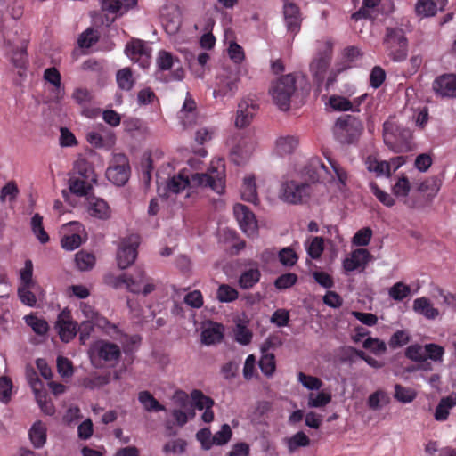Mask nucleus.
<instances>
[{
	"label": "nucleus",
	"instance_id": "obj_51",
	"mask_svg": "<svg viewBox=\"0 0 456 456\" xmlns=\"http://www.w3.org/2000/svg\"><path fill=\"white\" fill-rule=\"evenodd\" d=\"M436 12V3L433 0H418L415 4V12L420 18L434 16Z\"/></svg>",
	"mask_w": 456,
	"mask_h": 456
},
{
	"label": "nucleus",
	"instance_id": "obj_37",
	"mask_svg": "<svg viewBox=\"0 0 456 456\" xmlns=\"http://www.w3.org/2000/svg\"><path fill=\"white\" fill-rule=\"evenodd\" d=\"M365 166L369 172L374 173L376 176H386L391 175V171H388V164L386 160L379 159L375 156H368L365 159Z\"/></svg>",
	"mask_w": 456,
	"mask_h": 456
},
{
	"label": "nucleus",
	"instance_id": "obj_58",
	"mask_svg": "<svg viewBox=\"0 0 456 456\" xmlns=\"http://www.w3.org/2000/svg\"><path fill=\"white\" fill-rule=\"evenodd\" d=\"M416 397V393L413 389L403 387L399 384L395 386V398L403 403H411Z\"/></svg>",
	"mask_w": 456,
	"mask_h": 456
},
{
	"label": "nucleus",
	"instance_id": "obj_64",
	"mask_svg": "<svg viewBox=\"0 0 456 456\" xmlns=\"http://www.w3.org/2000/svg\"><path fill=\"white\" fill-rule=\"evenodd\" d=\"M278 256L281 264L284 266H293L298 259L297 253L290 247L281 249Z\"/></svg>",
	"mask_w": 456,
	"mask_h": 456
},
{
	"label": "nucleus",
	"instance_id": "obj_55",
	"mask_svg": "<svg viewBox=\"0 0 456 456\" xmlns=\"http://www.w3.org/2000/svg\"><path fill=\"white\" fill-rule=\"evenodd\" d=\"M118 87L122 90L129 91L134 84V79L130 69L125 68L118 71L116 76Z\"/></svg>",
	"mask_w": 456,
	"mask_h": 456
},
{
	"label": "nucleus",
	"instance_id": "obj_34",
	"mask_svg": "<svg viewBox=\"0 0 456 456\" xmlns=\"http://www.w3.org/2000/svg\"><path fill=\"white\" fill-rule=\"evenodd\" d=\"M298 145L297 139L293 135H281L274 144L273 152L279 157H285L294 152Z\"/></svg>",
	"mask_w": 456,
	"mask_h": 456
},
{
	"label": "nucleus",
	"instance_id": "obj_6",
	"mask_svg": "<svg viewBox=\"0 0 456 456\" xmlns=\"http://www.w3.org/2000/svg\"><path fill=\"white\" fill-rule=\"evenodd\" d=\"M311 192L307 183L287 178L281 183L278 197L285 203L297 205L306 200Z\"/></svg>",
	"mask_w": 456,
	"mask_h": 456
},
{
	"label": "nucleus",
	"instance_id": "obj_31",
	"mask_svg": "<svg viewBox=\"0 0 456 456\" xmlns=\"http://www.w3.org/2000/svg\"><path fill=\"white\" fill-rule=\"evenodd\" d=\"M136 4L137 0H100L101 11L112 15L123 14Z\"/></svg>",
	"mask_w": 456,
	"mask_h": 456
},
{
	"label": "nucleus",
	"instance_id": "obj_41",
	"mask_svg": "<svg viewBox=\"0 0 456 456\" xmlns=\"http://www.w3.org/2000/svg\"><path fill=\"white\" fill-rule=\"evenodd\" d=\"M91 183L94 181L73 175L69 180V189L77 196H86L91 190Z\"/></svg>",
	"mask_w": 456,
	"mask_h": 456
},
{
	"label": "nucleus",
	"instance_id": "obj_21",
	"mask_svg": "<svg viewBox=\"0 0 456 456\" xmlns=\"http://www.w3.org/2000/svg\"><path fill=\"white\" fill-rule=\"evenodd\" d=\"M157 64L161 70L173 69L169 80L180 81L183 78L184 71L181 66V62L179 59L171 53L160 51L158 54Z\"/></svg>",
	"mask_w": 456,
	"mask_h": 456
},
{
	"label": "nucleus",
	"instance_id": "obj_27",
	"mask_svg": "<svg viewBox=\"0 0 456 456\" xmlns=\"http://www.w3.org/2000/svg\"><path fill=\"white\" fill-rule=\"evenodd\" d=\"M280 344L278 338L270 337L262 345L263 355L259 361V367L265 376H272L275 370V360L273 354L265 353L269 348Z\"/></svg>",
	"mask_w": 456,
	"mask_h": 456
},
{
	"label": "nucleus",
	"instance_id": "obj_36",
	"mask_svg": "<svg viewBox=\"0 0 456 456\" xmlns=\"http://www.w3.org/2000/svg\"><path fill=\"white\" fill-rule=\"evenodd\" d=\"M47 428L45 423L41 420L36 421L29 429V439L35 448H42L47 437Z\"/></svg>",
	"mask_w": 456,
	"mask_h": 456
},
{
	"label": "nucleus",
	"instance_id": "obj_18",
	"mask_svg": "<svg viewBox=\"0 0 456 456\" xmlns=\"http://www.w3.org/2000/svg\"><path fill=\"white\" fill-rule=\"evenodd\" d=\"M81 311L84 316L88 321H93L94 324L102 329L107 335L115 338L120 339L123 334L115 324H111L105 317L101 316L96 313L92 306L87 304H81Z\"/></svg>",
	"mask_w": 456,
	"mask_h": 456
},
{
	"label": "nucleus",
	"instance_id": "obj_29",
	"mask_svg": "<svg viewBox=\"0 0 456 456\" xmlns=\"http://www.w3.org/2000/svg\"><path fill=\"white\" fill-rule=\"evenodd\" d=\"M283 16L288 31L293 35L298 33L302 21L299 8L293 3L285 2L283 5Z\"/></svg>",
	"mask_w": 456,
	"mask_h": 456
},
{
	"label": "nucleus",
	"instance_id": "obj_56",
	"mask_svg": "<svg viewBox=\"0 0 456 456\" xmlns=\"http://www.w3.org/2000/svg\"><path fill=\"white\" fill-rule=\"evenodd\" d=\"M410 294V287L402 281L395 283L388 290L389 297L395 301H403L408 297Z\"/></svg>",
	"mask_w": 456,
	"mask_h": 456
},
{
	"label": "nucleus",
	"instance_id": "obj_23",
	"mask_svg": "<svg viewBox=\"0 0 456 456\" xmlns=\"http://www.w3.org/2000/svg\"><path fill=\"white\" fill-rule=\"evenodd\" d=\"M370 260L371 255L367 249L357 248L345 257L342 265L347 273L356 270L363 271Z\"/></svg>",
	"mask_w": 456,
	"mask_h": 456
},
{
	"label": "nucleus",
	"instance_id": "obj_25",
	"mask_svg": "<svg viewBox=\"0 0 456 456\" xmlns=\"http://www.w3.org/2000/svg\"><path fill=\"white\" fill-rule=\"evenodd\" d=\"M432 89L440 97H456V75L444 74L437 77L432 84Z\"/></svg>",
	"mask_w": 456,
	"mask_h": 456
},
{
	"label": "nucleus",
	"instance_id": "obj_40",
	"mask_svg": "<svg viewBox=\"0 0 456 456\" xmlns=\"http://www.w3.org/2000/svg\"><path fill=\"white\" fill-rule=\"evenodd\" d=\"M456 405V395H450L439 402L435 411V419L444 421L448 418L450 410Z\"/></svg>",
	"mask_w": 456,
	"mask_h": 456
},
{
	"label": "nucleus",
	"instance_id": "obj_49",
	"mask_svg": "<svg viewBox=\"0 0 456 456\" xmlns=\"http://www.w3.org/2000/svg\"><path fill=\"white\" fill-rule=\"evenodd\" d=\"M40 288L37 286L20 285L18 289V295L20 301L28 306H34L37 303V297L35 292H39Z\"/></svg>",
	"mask_w": 456,
	"mask_h": 456
},
{
	"label": "nucleus",
	"instance_id": "obj_2",
	"mask_svg": "<svg viewBox=\"0 0 456 456\" xmlns=\"http://www.w3.org/2000/svg\"><path fill=\"white\" fill-rule=\"evenodd\" d=\"M328 165L319 158H313L305 167V174L312 182L338 183L339 188L346 186L347 175L333 159L327 157Z\"/></svg>",
	"mask_w": 456,
	"mask_h": 456
},
{
	"label": "nucleus",
	"instance_id": "obj_53",
	"mask_svg": "<svg viewBox=\"0 0 456 456\" xmlns=\"http://www.w3.org/2000/svg\"><path fill=\"white\" fill-rule=\"evenodd\" d=\"M331 398V393L330 391L322 390L317 394L310 393L307 405L310 408L324 407L330 403Z\"/></svg>",
	"mask_w": 456,
	"mask_h": 456
},
{
	"label": "nucleus",
	"instance_id": "obj_9",
	"mask_svg": "<svg viewBox=\"0 0 456 456\" xmlns=\"http://www.w3.org/2000/svg\"><path fill=\"white\" fill-rule=\"evenodd\" d=\"M227 144L232 160L237 165H242L253 155L256 142L252 136L236 134L227 141Z\"/></svg>",
	"mask_w": 456,
	"mask_h": 456
},
{
	"label": "nucleus",
	"instance_id": "obj_38",
	"mask_svg": "<svg viewBox=\"0 0 456 456\" xmlns=\"http://www.w3.org/2000/svg\"><path fill=\"white\" fill-rule=\"evenodd\" d=\"M241 198L251 203H256L258 201L256 178L253 175H247L243 178L241 185Z\"/></svg>",
	"mask_w": 456,
	"mask_h": 456
},
{
	"label": "nucleus",
	"instance_id": "obj_54",
	"mask_svg": "<svg viewBox=\"0 0 456 456\" xmlns=\"http://www.w3.org/2000/svg\"><path fill=\"white\" fill-rule=\"evenodd\" d=\"M31 228L33 233L41 243H46L49 240V236L43 227V216L39 214H35L32 216Z\"/></svg>",
	"mask_w": 456,
	"mask_h": 456
},
{
	"label": "nucleus",
	"instance_id": "obj_52",
	"mask_svg": "<svg viewBox=\"0 0 456 456\" xmlns=\"http://www.w3.org/2000/svg\"><path fill=\"white\" fill-rule=\"evenodd\" d=\"M260 276L261 274L258 268H250L241 273L239 279V284L242 289H250L259 281Z\"/></svg>",
	"mask_w": 456,
	"mask_h": 456
},
{
	"label": "nucleus",
	"instance_id": "obj_47",
	"mask_svg": "<svg viewBox=\"0 0 456 456\" xmlns=\"http://www.w3.org/2000/svg\"><path fill=\"white\" fill-rule=\"evenodd\" d=\"M24 321L26 324L29 326L32 329V330L39 336L45 335L49 330V325L45 319L40 318L35 314H31L24 316Z\"/></svg>",
	"mask_w": 456,
	"mask_h": 456
},
{
	"label": "nucleus",
	"instance_id": "obj_15",
	"mask_svg": "<svg viewBox=\"0 0 456 456\" xmlns=\"http://www.w3.org/2000/svg\"><path fill=\"white\" fill-rule=\"evenodd\" d=\"M156 289L154 281L148 277L142 268H135L134 274L127 276L126 289L132 293L144 296L149 295Z\"/></svg>",
	"mask_w": 456,
	"mask_h": 456
},
{
	"label": "nucleus",
	"instance_id": "obj_17",
	"mask_svg": "<svg viewBox=\"0 0 456 456\" xmlns=\"http://www.w3.org/2000/svg\"><path fill=\"white\" fill-rule=\"evenodd\" d=\"M234 216L242 230L248 237L257 234L258 225L254 213L245 205L236 204L233 207Z\"/></svg>",
	"mask_w": 456,
	"mask_h": 456
},
{
	"label": "nucleus",
	"instance_id": "obj_1",
	"mask_svg": "<svg viewBox=\"0 0 456 456\" xmlns=\"http://www.w3.org/2000/svg\"><path fill=\"white\" fill-rule=\"evenodd\" d=\"M211 189L217 194L225 190V164L224 159H213L206 173L191 172L183 169L167 183L169 193L178 194L187 189L188 195L198 190Z\"/></svg>",
	"mask_w": 456,
	"mask_h": 456
},
{
	"label": "nucleus",
	"instance_id": "obj_60",
	"mask_svg": "<svg viewBox=\"0 0 456 456\" xmlns=\"http://www.w3.org/2000/svg\"><path fill=\"white\" fill-rule=\"evenodd\" d=\"M370 191L386 207H393L395 200L392 195L381 190L375 183H370Z\"/></svg>",
	"mask_w": 456,
	"mask_h": 456
},
{
	"label": "nucleus",
	"instance_id": "obj_22",
	"mask_svg": "<svg viewBox=\"0 0 456 456\" xmlns=\"http://www.w3.org/2000/svg\"><path fill=\"white\" fill-rule=\"evenodd\" d=\"M86 140L96 148L110 149L115 144L114 134L102 125H98L94 129L88 131Z\"/></svg>",
	"mask_w": 456,
	"mask_h": 456
},
{
	"label": "nucleus",
	"instance_id": "obj_39",
	"mask_svg": "<svg viewBox=\"0 0 456 456\" xmlns=\"http://www.w3.org/2000/svg\"><path fill=\"white\" fill-rule=\"evenodd\" d=\"M411 183L404 174H401L395 179V183L391 185L393 195L398 199H405L411 191Z\"/></svg>",
	"mask_w": 456,
	"mask_h": 456
},
{
	"label": "nucleus",
	"instance_id": "obj_46",
	"mask_svg": "<svg viewBox=\"0 0 456 456\" xmlns=\"http://www.w3.org/2000/svg\"><path fill=\"white\" fill-rule=\"evenodd\" d=\"M95 256L94 254L81 250L75 255V263L79 271L86 272L95 265Z\"/></svg>",
	"mask_w": 456,
	"mask_h": 456
},
{
	"label": "nucleus",
	"instance_id": "obj_59",
	"mask_svg": "<svg viewBox=\"0 0 456 456\" xmlns=\"http://www.w3.org/2000/svg\"><path fill=\"white\" fill-rule=\"evenodd\" d=\"M186 441L182 438H176L166 443L163 446V452L167 454H182L186 451Z\"/></svg>",
	"mask_w": 456,
	"mask_h": 456
},
{
	"label": "nucleus",
	"instance_id": "obj_8",
	"mask_svg": "<svg viewBox=\"0 0 456 456\" xmlns=\"http://www.w3.org/2000/svg\"><path fill=\"white\" fill-rule=\"evenodd\" d=\"M4 39L10 47L11 61L18 68L25 67L27 63L28 38L25 30L19 28L14 33L5 32Z\"/></svg>",
	"mask_w": 456,
	"mask_h": 456
},
{
	"label": "nucleus",
	"instance_id": "obj_44",
	"mask_svg": "<svg viewBox=\"0 0 456 456\" xmlns=\"http://www.w3.org/2000/svg\"><path fill=\"white\" fill-rule=\"evenodd\" d=\"M307 255L313 259H319L324 250V240L322 237L308 238L305 242Z\"/></svg>",
	"mask_w": 456,
	"mask_h": 456
},
{
	"label": "nucleus",
	"instance_id": "obj_57",
	"mask_svg": "<svg viewBox=\"0 0 456 456\" xmlns=\"http://www.w3.org/2000/svg\"><path fill=\"white\" fill-rule=\"evenodd\" d=\"M238 291L227 284H222L219 286L216 291V298L223 303H230L238 298Z\"/></svg>",
	"mask_w": 456,
	"mask_h": 456
},
{
	"label": "nucleus",
	"instance_id": "obj_42",
	"mask_svg": "<svg viewBox=\"0 0 456 456\" xmlns=\"http://www.w3.org/2000/svg\"><path fill=\"white\" fill-rule=\"evenodd\" d=\"M233 338L242 346L248 345L253 338V333L244 321L239 320L233 328Z\"/></svg>",
	"mask_w": 456,
	"mask_h": 456
},
{
	"label": "nucleus",
	"instance_id": "obj_35",
	"mask_svg": "<svg viewBox=\"0 0 456 456\" xmlns=\"http://www.w3.org/2000/svg\"><path fill=\"white\" fill-rule=\"evenodd\" d=\"M412 308L415 313L428 320H434L440 314L439 310L425 297L416 298L413 301Z\"/></svg>",
	"mask_w": 456,
	"mask_h": 456
},
{
	"label": "nucleus",
	"instance_id": "obj_33",
	"mask_svg": "<svg viewBox=\"0 0 456 456\" xmlns=\"http://www.w3.org/2000/svg\"><path fill=\"white\" fill-rule=\"evenodd\" d=\"M366 97V94H362L360 97L354 98L353 101H349L347 98L332 95L330 97L329 103L330 107L338 111H358L359 106Z\"/></svg>",
	"mask_w": 456,
	"mask_h": 456
},
{
	"label": "nucleus",
	"instance_id": "obj_26",
	"mask_svg": "<svg viewBox=\"0 0 456 456\" xmlns=\"http://www.w3.org/2000/svg\"><path fill=\"white\" fill-rule=\"evenodd\" d=\"M191 398L196 409L203 411L201 419L204 422L209 423L214 419V412L212 407L214 401L210 397L205 395L200 390L195 389L191 393Z\"/></svg>",
	"mask_w": 456,
	"mask_h": 456
},
{
	"label": "nucleus",
	"instance_id": "obj_28",
	"mask_svg": "<svg viewBox=\"0 0 456 456\" xmlns=\"http://www.w3.org/2000/svg\"><path fill=\"white\" fill-rule=\"evenodd\" d=\"M224 328L222 324L208 322L203 324L200 334L201 343L205 346H212L220 343L224 338Z\"/></svg>",
	"mask_w": 456,
	"mask_h": 456
},
{
	"label": "nucleus",
	"instance_id": "obj_5",
	"mask_svg": "<svg viewBox=\"0 0 456 456\" xmlns=\"http://www.w3.org/2000/svg\"><path fill=\"white\" fill-rule=\"evenodd\" d=\"M296 78L292 74L278 78L271 86L269 93L273 103L283 111L290 107L291 97L296 91Z\"/></svg>",
	"mask_w": 456,
	"mask_h": 456
},
{
	"label": "nucleus",
	"instance_id": "obj_11",
	"mask_svg": "<svg viewBox=\"0 0 456 456\" xmlns=\"http://www.w3.org/2000/svg\"><path fill=\"white\" fill-rule=\"evenodd\" d=\"M174 399L180 403V407L174 408L171 411V419H167L165 427L168 431L169 435H173L175 432L173 431L174 426L183 427L190 419H193L195 412L191 407L188 405V395L183 391H176L174 395Z\"/></svg>",
	"mask_w": 456,
	"mask_h": 456
},
{
	"label": "nucleus",
	"instance_id": "obj_12",
	"mask_svg": "<svg viewBox=\"0 0 456 456\" xmlns=\"http://www.w3.org/2000/svg\"><path fill=\"white\" fill-rule=\"evenodd\" d=\"M89 355L93 364L95 366H99L98 362L101 361L115 364L121 356V351L118 345L100 339L92 344L89 349Z\"/></svg>",
	"mask_w": 456,
	"mask_h": 456
},
{
	"label": "nucleus",
	"instance_id": "obj_20",
	"mask_svg": "<svg viewBox=\"0 0 456 456\" xmlns=\"http://www.w3.org/2000/svg\"><path fill=\"white\" fill-rule=\"evenodd\" d=\"M331 48L332 45L328 41L320 43L318 53L310 64V71L318 80H322L324 77L330 64Z\"/></svg>",
	"mask_w": 456,
	"mask_h": 456
},
{
	"label": "nucleus",
	"instance_id": "obj_7",
	"mask_svg": "<svg viewBox=\"0 0 456 456\" xmlns=\"http://www.w3.org/2000/svg\"><path fill=\"white\" fill-rule=\"evenodd\" d=\"M384 45L388 56L393 61H402L406 59L408 43L403 29L399 28H387Z\"/></svg>",
	"mask_w": 456,
	"mask_h": 456
},
{
	"label": "nucleus",
	"instance_id": "obj_50",
	"mask_svg": "<svg viewBox=\"0 0 456 456\" xmlns=\"http://www.w3.org/2000/svg\"><path fill=\"white\" fill-rule=\"evenodd\" d=\"M138 400L147 411H162L166 408L160 404L148 391H142L138 395Z\"/></svg>",
	"mask_w": 456,
	"mask_h": 456
},
{
	"label": "nucleus",
	"instance_id": "obj_62",
	"mask_svg": "<svg viewBox=\"0 0 456 456\" xmlns=\"http://www.w3.org/2000/svg\"><path fill=\"white\" fill-rule=\"evenodd\" d=\"M99 33L94 28H87L78 38V45L81 48H89L98 41Z\"/></svg>",
	"mask_w": 456,
	"mask_h": 456
},
{
	"label": "nucleus",
	"instance_id": "obj_61",
	"mask_svg": "<svg viewBox=\"0 0 456 456\" xmlns=\"http://www.w3.org/2000/svg\"><path fill=\"white\" fill-rule=\"evenodd\" d=\"M405 355L413 362H425L427 360L426 348L419 344L409 346L405 350Z\"/></svg>",
	"mask_w": 456,
	"mask_h": 456
},
{
	"label": "nucleus",
	"instance_id": "obj_10",
	"mask_svg": "<svg viewBox=\"0 0 456 456\" xmlns=\"http://www.w3.org/2000/svg\"><path fill=\"white\" fill-rule=\"evenodd\" d=\"M363 130L360 119L351 115L339 118L334 126V134L342 143H352L358 140Z\"/></svg>",
	"mask_w": 456,
	"mask_h": 456
},
{
	"label": "nucleus",
	"instance_id": "obj_13",
	"mask_svg": "<svg viewBox=\"0 0 456 456\" xmlns=\"http://www.w3.org/2000/svg\"><path fill=\"white\" fill-rule=\"evenodd\" d=\"M130 176L128 159L122 153L113 154L106 170L107 179L117 186L126 184Z\"/></svg>",
	"mask_w": 456,
	"mask_h": 456
},
{
	"label": "nucleus",
	"instance_id": "obj_32",
	"mask_svg": "<svg viewBox=\"0 0 456 456\" xmlns=\"http://www.w3.org/2000/svg\"><path fill=\"white\" fill-rule=\"evenodd\" d=\"M178 118L184 127H191L197 123L196 102L189 94H187L183 105L178 112Z\"/></svg>",
	"mask_w": 456,
	"mask_h": 456
},
{
	"label": "nucleus",
	"instance_id": "obj_4",
	"mask_svg": "<svg viewBox=\"0 0 456 456\" xmlns=\"http://www.w3.org/2000/svg\"><path fill=\"white\" fill-rule=\"evenodd\" d=\"M384 142L395 152L411 151V132L400 127L394 121H386L383 126Z\"/></svg>",
	"mask_w": 456,
	"mask_h": 456
},
{
	"label": "nucleus",
	"instance_id": "obj_24",
	"mask_svg": "<svg viewBox=\"0 0 456 456\" xmlns=\"http://www.w3.org/2000/svg\"><path fill=\"white\" fill-rule=\"evenodd\" d=\"M258 110V105L253 99H243L238 104L235 126L239 128L248 126Z\"/></svg>",
	"mask_w": 456,
	"mask_h": 456
},
{
	"label": "nucleus",
	"instance_id": "obj_16",
	"mask_svg": "<svg viewBox=\"0 0 456 456\" xmlns=\"http://www.w3.org/2000/svg\"><path fill=\"white\" fill-rule=\"evenodd\" d=\"M125 53L134 62L142 69L148 68L151 63V48L140 39L131 40L126 46Z\"/></svg>",
	"mask_w": 456,
	"mask_h": 456
},
{
	"label": "nucleus",
	"instance_id": "obj_43",
	"mask_svg": "<svg viewBox=\"0 0 456 456\" xmlns=\"http://www.w3.org/2000/svg\"><path fill=\"white\" fill-rule=\"evenodd\" d=\"M389 403V395L383 389H378L373 392L367 400V404L372 411H379Z\"/></svg>",
	"mask_w": 456,
	"mask_h": 456
},
{
	"label": "nucleus",
	"instance_id": "obj_14",
	"mask_svg": "<svg viewBox=\"0 0 456 456\" xmlns=\"http://www.w3.org/2000/svg\"><path fill=\"white\" fill-rule=\"evenodd\" d=\"M138 236L132 234L122 239L117 251V263L120 269L130 266L137 256Z\"/></svg>",
	"mask_w": 456,
	"mask_h": 456
},
{
	"label": "nucleus",
	"instance_id": "obj_30",
	"mask_svg": "<svg viewBox=\"0 0 456 456\" xmlns=\"http://www.w3.org/2000/svg\"><path fill=\"white\" fill-rule=\"evenodd\" d=\"M86 208L88 214L97 219L107 220L111 216V209L109 204L97 197L87 198Z\"/></svg>",
	"mask_w": 456,
	"mask_h": 456
},
{
	"label": "nucleus",
	"instance_id": "obj_19",
	"mask_svg": "<svg viewBox=\"0 0 456 456\" xmlns=\"http://www.w3.org/2000/svg\"><path fill=\"white\" fill-rule=\"evenodd\" d=\"M55 329L60 339L64 343H69L76 337L78 332V325L73 320L69 310L64 309L58 314Z\"/></svg>",
	"mask_w": 456,
	"mask_h": 456
},
{
	"label": "nucleus",
	"instance_id": "obj_3",
	"mask_svg": "<svg viewBox=\"0 0 456 456\" xmlns=\"http://www.w3.org/2000/svg\"><path fill=\"white\" fill-rule=\"evenodd\" d=\"M246 68L237 69H224L216 77L213 96L215 99L223 100L224 97H232L238 91L240 77L247 74Z\"/></svg>",
	"mask_w": 456,
	"mask_h": 456
},
{
	"label": "nucleus",
	"instance_id": "obj_45",
	"mask_svg": "<svg viewBox=\"0 0 456 456\" xmlns=\"http://www.w3.org/2000/svg\"><path fill=\"white\" fill-rule=\"evenodd\" d=\"M74 171L81 178L96 182V175L92 165L84 158L76 160L74 164Z\"/></svg>",
	"mask_w": 456,
	"mask_h": 456
},
{
	"label": "nucleus",
	"instance_id": "obj_48",
	"mask_svg": "<svg viewBox=\"0 0 456 456\" xmlns=\"http://www.w3.org/2000/svg\"><path fill=\"white\" fill-rule=\"evenodd\" d=\"M285 443L289 452L292 453L301 447H307L310 444V438L303 431H299L292 436L287 437Z\"/></svg>",
	"mask_w": 456,
	"mask_h": 456
},
{
	"label": "nucleus",
	"instance_id": "obj_63",
	"mask_svg": "<svg viewBox=\"0 0 456 456\" xmlns=\"http://www.w3.org/2000/svg\"><path fill=\"white\" fill-rule=\"evenodd\" d=\"M297 380L308 390H319L322 386V381L320 379L303 372L298 373Z\"/></svg>",
	"mask_w": 456,
	"mask_h": 456
}]
</instances>
